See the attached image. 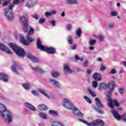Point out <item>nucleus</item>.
I'll list each match as a JSON object with an SVG mask.
<instances>
[{"mask_svg":"<svg viewBox=\"0 0 126 126\" xmlns=\"http://www.w3.org/2000/svg\"><path fill=\"white\" fill-rule=\"evenodd\" d=\"M99 87L100 88L103 89V90H106L108 87L109 88L108 93L106 94L107 98H108V101L109 102L108 104L109 108L114 109V105L117 107H119V106H120V104H119V102H118L117 100L113 99L112 100V98H111V96H112V92H113L114 89H115V82H111V83H109L108 85L105 84L104 83H100L99 84Z\"/></svg>","mask_w":126,"mask_h":126,"instance_id":"obj_1","label":"nucleus"},{"mask_svg":"<svg viewBox=\"0 0 126 126\" xmlns=\"http://www.w3.org/2000/svg\"><path fill=\"white\" fill-rule=\"evenodd\" d=\"M5 120H7L8 123H11L12 121V114L9 111L7 110L5 106L2 104H0V114Z\"/></svg>","mask_w":126,"mask_h":126,"instance_id":"obj_2","label":"nucleus"},{"mask_svg":"<svg viewBox=\"0 0 126 126\" xmlns=\"http://www.w3.org/2000/svg\"><path fill=\"white\" fill-rule=\"evenodd\" d=\"M30 30L29 31V33L26 36V39L27 40H26L24 37H21L20 38L21 43L24 45H26L27 46L30 45V43H32V42H33L34 41V38L31 36L33 34H34V29H32L31 27H30Z\"/></svg>","mask_w":126,"mask_h":126,"instance_id":"obj_3","label":"nucleus"},{"mask_svg":"<svg viewBox=\"0 0 126 126\" xmlns=\"http://www.w3.org/2000/svg\"><path fill=\"white\" fill-rule=\"evenodd\" d=\"M36 45L38 49H39L40 51H44V52H46L48 54H56V49L53 47H47L46 46H44L42 44H41V39L38 38L36 41Z\"/></svg>","mask_w":126,"mask_h":126,"instance_id":"obj_4","label":"nucleus"},{"mask_svg":"<svg viewBox=\"0 0 126 126\" xmlns=\"http://www.w3.org/2000/svg\"><path fill=\"white\" fill-rule=\"evenodd\" d=\"M9 46L19 57H21V58H24L25 57V51H24L23 49L18 47L14 43H10L9 44Z\"/></svg>","mask_w":126,"mask_h":126,"instance_id":"obj_5","label":"nucleus"},{"mask_svg":"<svg viewBox=\"0 0 126 126\" xmlns=\"http://www.w3.org/2000/svg\"><path fill=\"white\" fill-rule=\"evenodd\" d=\"M13 7H14V5H13V4H11L9 6L8 8L4 9V14L7 19L9 21H11V20L14 18L13 13L10 12L12 11V8H13Z\"/></svg>","mask_w":126,"mask_h":126,"instance_id":"obj_6","label":"nucleus"},{"mask_svg":"<svg viewBox=\"0 0 126 126\" xmlns=\"http://www.w3.org/2000/svg\"><path fill=\"white\" fill-rule=\"evenodd\" d=\"M81 122L84 123V124H86L87 126H104V122L99 119H97L94 120L93 122H92L90 123L86 122V121L80 120Z\"/></svg>","mask_w":126,"mask_h":126,"instance_id":"obj_7","label":"nucleus"},{"mask_svg":"<svg viewBox=\"0 0 126 126\" xmlns=\"http://www.w3.org/2000/svg\"><path fill=\"white\" fill-rule=\"evenodd\" d=\"M112 113L116 120H119L122 119V120H123V121L126 123V113L121 116L120 115H119V114H118V111L114 109L112 110Z\"/></svg>","mask_w":126,"mask_h":126,"instance_id":"obj_8","label":"nucleus"},{"mask_svg":"<svg viewBox=\"0 0 126 126\" xmlns=\"http://www.w3.org/2000/svg\"><path fill=\"white\" fill-rule=\"evenodd\" d=\"M63 105L66 109H69L70 110L73 109V104H72L71 101L67 98L63 99Z\"/></svg>","mask_w":126,"mask_h":126,"instance_id":"obj_9","label":"nucleus"},{"mask_svg":"<svg viewBox=\"0 0 126 126\" xmlns=\"http://www.w3.org/2000/svg\"><path fill=\"white\" fill-rule=\"evenodd\" d=\"M0 49L2 51H4V52H5V53H7V54H9V55L12 54L9 49L6 47V46H4V45L1 43H0Z\"/></svg>","mask_w":126,"mask_h":126,"instance_id":"obj_10","label":"nucleus"},{"mask_svg":"<svg viewBox=\"0 0 126 126\" xmlns=\"http://www.w3.org/2000/svg\"><path fill=\"white\" fill-rule=\"evenodd\" d=\"M72 109L73 110V113L74 115H75V116H77V117L83 116V114H82L80 111H79V110H78V109H77L76 107H73V108Z\"/></svg>","mask_w":126,"mask_h":126,"instance_id":"obj_11","label":"nucleus"},{"mask_svg":"<svg viewBox=\"0 0 126 126\" xmlns=\"http://www.w3.org/2000/svg\"><path fill=\"white\" fill-rule=\"evenodd\" d=\"M20 68L18 66V63L16 62H14V64L12 66V70L16 74H18L17 70Z\"/></svg>","mask_w":126,"mask_h":126,"instance_id":"obj_12","label":"nucleus"},{"mask_svg":"<svg viewBox=\"0 0 126 126\" xmlns=\"http://www.w3.org/2000/svg\"><path fill=\"white\" fill-rule=\"evenodd\" d=\"M38 1V0H31L30 1H29L27 4L26 6L28 7V8H31V7H33L34 6V5L36 2Z\"/></svg>","mask_w":126,"mask_h":126,"instance_id":"obj_13","label":"nucleus"},{"mask_svg":"<svg viewBox=\"0 0 126 126\" xmlns=\"http://www.w3.org/2000/svg\"><path fill=\"white\" fill-rule=\"evenodd\" d=\"M27 58L30 59L33 63H39V59H37V58L33 56L32 55L30 54H28L27 55Z\"/></svg>","mask_w":126,"mask_h":126,"instance_id":"obj_14","label":"nucleus"},{"mask_svg":"<svg viewBox=\"0 0 126 126\" xmlns=\"http://www.w3.org/2000/svg\"><path fill=\"white\" fill-rule=\"evenodd\" d=\"M93 77L95 81H101L102 80V77L101 75L98 73H95L93 74Z\"/></svg>","mask_w":126,"mask_h":126,"instance_id":"obj_15","label":"nucleus"},{"mask_svg":"<svg viewBox=\"0 0 126 126\" xmlns=\"http://www.w3.org/2000/svg\"><path fill=\"white\" fill-rule=\"evenodd\" d=\"M0 79L5 82H7L8 81V77L4 73H0Z\"/></svg>","mask_w":126,"mask_h":126,"instance_id":"obj_16","label":"nucleus"},{"mask_svg":"<svg viewBox=\"0 0 126 126\" xmlns=\"http://www.w3.org/2000/svg\"><path fill=\"white\" fill-rule=\"evenodd\" d=\"M31 68L32 70H34V71H35L36 72H39V73H44V72H45L43 69L40 68L39 67H31Z\"/></svg>","mask_w":126,"mask_h":126,"instance_id":"obj_17","label":"nucleus"},{"mask_svg":"<svg viewBox=\"0 0 126 126\" xmlns=\"http://www.w3.org/2000/svg\"><path fill=\"white\" fill-rule=\"evenodd\" d=\"M50 81L51 82L52 85L56 86V87H58V88H61V86L60 85V83H59V82H58V81L53 79H51Z\"/></svg>","mask_w":126,"mask_h":126,"instance_id":"obj_18","label":"nucleus"},{"mask_svg":"<svg viewBox=\"0 0 126 126\" xmlns=\"http://www.w3.org/2000/svg\"><path fill=\"white\" fill-rule=\"evenodd\" d=\"M63 69L66 72L71 74L72 73V70L69 68V66L67 64H65L63 65Z\"/></svg>","mask_w":126,"mask_h":126,"instance_id":"obj_19","label":"nucleus"},{"mask_svg":"<svg viewBox=\"0 0 126 126\" xmlns=\"http://www.w3.org/2000/svg\"><path fill=\"white\" fill-rule=\"evenodd\" d=\"M25 105L26 106V107H27V108H28L29 109H30V110H31V111H36V108H35L34 107V106H33V105H32V104L27 102L25 103Z\"/></svg>","mask_w":126,"mask_h":126,"instance_id":"obj_20","label":"nucleus"},{"mask_svg":"<svg viewBox=\"0 0 126 126\" xmlns=\"http://www.w3.org/2000/svg\"><path fill=\"white\" fill-rule=\"evenodd\" d=\"M94 100L95 101V104L97 107H99V108H103V104L101 103L100 102V100H99V98L98 97H95L94 98Z\"/></svg>","mask_w":126,"mask_h":126,"instance_id":"obj_21","label":"nucleus"},{"mask_svg":"<svg viewBox=\"0 0 126 126\" xmlns=\"http://www.w3.org/2000/svg\"><path fill=\"white\" fill-rule=\"evenodd\" d=\"M66 3L68 4H76L78 1L77 0H66Z\"/></svg>","mask_w":126,"mask_h":126,"instance_id":"obj_22","label":"nucleus"},{"mask_svg":"<svg viewBox=\"0 0 126 126\" xmlns=\"http://www.w3.org/2000/svg\"><path fill=\"white\" fill-rule=\"evenodd\" d=\"M87 91L88 93L92 96V97H96V94L92 90V89H90V88H88L87 89Z\"/></svg>","mask_w":126,"mask_h":126,"instance_id":"obj_23","label":"nucleus"},{"mask_svg":"<svg viewBox=\"0 0 126 126\" xmlns=\"http://www.w3.org/2000/svg\"><path fill=\"white\" fill-rule=\"evenodd\" d=\"M24 19V22H25V24H24V28H23V30L25 32H27L28 31V24H26V20H25V18L24 17H23Z\"/></svg>","mask_w":126,"mask_h":126,"instance_id":"obj_24","label":"nucleus"},{"mask_svg":"<svg viewBox=\"0 0 126 126\" xmlns=\"http://www.w3.org/2000/svg\"><path fill=\"white\" fill-rule=\"evenodd\" d=\"M67 40L68 41V44H70V45H72L73 41L72 40V37H71V36H68L67 37Z\"/></svg>","mask_w":126,"mask_h":126,"instance_id":"obj_25","label":"nucleus"},{"mask_svg":"<svg viewBox=\"0 0 126 126\" xmlns=\"http://www.w3.org/2000/svg\"><path fill=\"white\" fill-rule=\"evenodd\" d=\"M38 91L39 92H40V93H41V94H43V95L45 96V97H47V98H49V96H48V94H47L46 93V92L44 90L39 89L38 90Z\"/></svg>","mask_w":126,"mask_h":126,"instance_id":"obj_26","label":"nucleus"},{"mask_svg":"<svg viewBox=\"0 0 126 126\" xmlns=\"http://www.w3.org/2000/svg\"><path fill=\"white\" fill-rule=\"evenodd\" d=\"M51 126H63V125H62L61 123L58 122H54L51 124Z\"/></svg>","mask_w":126,"mask_h":126,"instance_id":"obj_27","label":"nucleus"},{"mask_svg":"<svg viewBox=\"0 0 126 126\" xmlns=\"http://www.w3.org/2000/svg\"><path fill=\"white\" fill-rule=\"evenodd\" d=\"M76 34L79 38H80V36H81V29H77L76 31Z\"/></svg>","mask_w":126,"mask_h":126,"instance_id":"obj_28","label":"nucleus"},{"mask_svg":"<svg viewBox=\"0 0 126 126\" xmlns=\"http://www.w3.org/2000/svg\"><path fill=\"white\" fill-rule=\"evenodd\" d=\"M23 17L25 18L26 24H27L28 23L27 18L24 17V16H23L20 17V21L22 22V23H23V24H25V22H24V18H23Z\"/></svg>","mask_w":126,"mask_h":126,"instance_id":"obj_29","label":"nucleus"},{"mask_svg":"<svg viewBox=\"0 0 126 126\" xmlns=\"http://www.w3.org/2000/svg\"><path fill=\"white\" fill-rule=\"evenodd\" d=\"M0 1H4L3 3V6H6V5L9 3L10 0H0Z\"/></svg>","mask_w":126,"mask_h":126,"instance_id":"obj_30","label":"nucleus"},{"mask_svg":"<svg viewBox=\"0 0 126 126\" xmlns=\"http://www.w3.org/2000/svg\"><path fill=\"white\" fill-rule=\"evenodd\" d=\"M38 108L39 110H46L47 106L43 104H40L38 106Z\"/></svg>","mask_w":126,"mask_h":126,"instance_id":"obj_31","label":"nucleus"},{"mask_svg":"<svg viewBox=\"0 0 126 126\" xmlns=\"http://www.w3.org/2000/svg\"><path fill=\"white\" fill-rule=\"evenodd\" d=\"M83 97L85 101H87V102H88V103H89V104H91V103H92L91 99L89 98V97H88V96H84Z\"/></svg>","mask_w":126,"mask_h":126,"instance_id":"obj_32","label":"nucleus"},{"mask_svg":"<svg viewBox=\"0 0 126 126\" xmlns=\"http://www.w3.org/2000/svg\"><path fill=\"white\" fill-rule=\"evenodd\" d=\"M23 87L26 89V90H28L29 89H30V85H28L27 84H23Z\"/></svg>","mask_w":126,"mask_h":126,"instance_id":"obj_33","label":"nucleus"},{"mask_svg":"<svg viewBox=\"0 0 126 126\" xmlns=\"http://www.w3.org/2000/svg\"><path fill=\"white\" fill-rule=\"evenodd\" d=\"M97 38L99 39V41H104V39H105V37L102 34H98L97 36Z\"/></svg>","mask_w":126,"mask_h":126,"instance_id":"obj_34","label":"nucleus"},{"mask_svg":"<svg viewBox=\"0 0 126 126\" xmlns=\"http://www.w3.org/2000/svg\"><path fill=\"white\" fill-rule=\"evenodd\" d=\"M49 114H51V115H53V116H58V113L52 110H49Z\"/></svg>","mask_w":126,"mask_h":126,"instance_id":"obj_35","label":"nucleus"},{"mask_svg":"<svg viewBox=\"0 0 126 126\" xmlns=\"http://www.w3.org/2000/svg\"><path fill=\"white\" fill-rule=\"evenodd\" d=\"M39 117H40V118H42V119H47V116L46 115V114L42 112L39 113Z\"/></svg>","mask_w":126,"mask_h":126,"instance_id":"obj_36","label":"nucleus"},{"mask_svg":"<svg viewBox=\"0 0 126 126\" xmlns=\"http://www.w3.org/2000/svg\"><path fill=\"white\" fill-rule=\"evenodd\" d=\"M22 1H21L20 0H13V4H20V3H21Z\"/></svg>","mask_w":126,"mask_h":126,"instance_id":"obj_37","label":"nucleus"},{"mask_svg":"<svg viewBox=\"0 0 126 126\" xmlns=\"http://www.w3.org/2000/svg\"><path fill=\"white\" fill-rule=\"evenodd\" d=\"M60 74L56 71L53 72L52 73V75L53 77H57V76H59Z\"/></svg>","mask_w":126,"mask_h":126,"instance_id":"obj_38","label":"nucleus"},{"mask_svg":"<svg viewBox=\"0 0 126 126\" xmlns=\"http://www.w3.org/2000/svg\"><path fill=\"white\" fill-rule=\"evenodd\" d=\"M94 44H96V40H92L89 41V45L91 46H94Z\"/></svg>","mask_w":126,"mask_h":126,"instance_id":"obj_39","label":"nucleus"},{"mask_svg":"<svg viewBox=\"0 0 126 126\" xmlns=\"http://www.w3.org/2000/svg\"><path fill=\"white\" fill-rule=\"evenodd\" d=\"M75 61H77L78 60H79L81 62H82V61H83V58L81 57L79 58V57H78V55H76L75 57Z\"/></svg>","mask_w":126,"mask_h":126,"instance_id":"obj_40","label":"nucleus"},{"mask_svg":"<svg viewBox=\"0 0 126 126\" xmlns=\"http://www.w3.org/2000/svg\"><path fill=\"white\" fill-rule=\"evenodd\" d=\"M92 85H93V87L94 88H96L97 87V86H98V84H97V83L96 81H94L93 82H92Z\"/></svg>","mask_w":126,"mask_h":126,"instance_id":"obj_41","label":"nucleus"},{"mask_svg":"<svg viewBox=\"0 0 126 126\" xmlns=\"http://www.w3.org/2000/svg\"><path fill=\"white\" fill-rule=\"evenodd\" d=\"M32 17L34 19H36V20H38V19H39V17H40L39 16V15L37 14H35L32 15Z\"/></svg>","mask_w":126,"mask_h":126,"instance_id":"obj_42","label":"nucleus"},{"mask_svg":"<svg viewBox=\"0 0 126 126\" xmlns=\"http://www.w3.org/2000/svg\"><path fill=\"white\" fill-rule=\"evenodd\" d=\"M110 15L112 16H117V15H118V13L116 11H111L110 12Z\"/></svg>","mask_w":126,"mask_h":126,"instance_id":"obj_43","label":"nucleus"},{"mask_svg":"<svg viewBox=\"0 0 126 126\" xmlns=\"http://www.w3.org/2000/svg\"><path fill=\"white\" fill-rule=\"evenodd\" d=\"M50 23L52 25V26L54 27L56 26V21L54 20L50 21Z\"/></svg>","mask_w":126,"mask_h":126,"instance_id":"obj_44","label":"nucleus"},{"mask_svg":"<svg viewBox=\"0 0 126 126\" xmlns=\"http://www.w3.org/2000/svg\"><path fill=\"white\" fill-rule=\"evenodd\" d=\"M45 15H46L47 17H49V16H51V15H52V13L51 12H46L45 13Z\"/></svg>","mask_w":126,"mask_h":126,"instance_id":"obj_45","label":"nucleus"},{"mask_svg":"<svg viewBox=\"0 0 126 126\" xmlns=\"http://www.w3.org/2000/svg\"><path fill=\"white\" fill-rule=\"evenodd\" d=\"M44 22H45V19H39V23H40V24H42V23H44Z\"/></svg>","mask_w":126,"mask_h":126,"instance_id":"obj_46","label":"nucleus"},{"mask_svg":"<svg viewBox=\"0 0 126 126\" xmlns=\"http://www.w3.org/2000/svg\"><path fill=\"white\" fill-rule=\"evenodd\" d=\"M66 29L68 30V31H70V30H71V25L70 24L67 25L66 26Z\"/></svg>","mask_w":126,"mask_h":126,"instance_id":"obj_47","label":"nucleus"},{"mask_svg":"<svg viewBox=\"0 0 126 126\" xmlns=\"http://www.w3.org/2000/svg\"><path fill=\"white\" fill-rule=\"evenodd\" d=\"M84 66H88V60H86L84 63Z\"/></svg>","mask_w":126,"mask_h":126,"instance_id":"obj_48","label":"nucleus"},{"mask_svg":"<svg viewBox=\"0 0 126 126\" xmlns=\"http://www.w3.org/2000/svg\"><path fill=\"white\" fill-rule=\"evenodd\" d=\"M32 93L33 94V95H35V96H37L38 95V93H37V92L35 91H32Z\"/></svg>","mask_w":126,"mask_h":126,"instance_id":"obj_49","label":"nucleus"},{"mask_svg":"<svg viewBox=\"0 0 126 126\" xmlns=\"http://www.w3.org/2000/svg\"><path fill=\"white\" fill-rule=\"evenodd\" d=\"M105 69H106V67H105V66L101 65L100 67V70H101L102 71H104V70H105Z\"/></svg>","mask_w":126,"mask_h":126,"instance_id":"obj_50","label":"nucleus"},{"mask_svg":"<svg viewBox=\"0 0 126 126\" xmlns=\"http://www.w3.org/2000/svg\"><path fill=\"white\" fill-rule=\"evenodd\" d=\"M71 49H72V50H75L76 49V45L74 44L73 45H72L71 46Z\"/></svg>","mask_w":126,"mask_h":126,"instance_id":"obj_51","label":"nucleus"},{"mask_svg":"<svg viewBox=\"0 0 126 126\" xmlns=\"http://www.w3.org/2000/svg\"><path fill=\"white\" fill-rule=\"evenodd\" d=\"M110 73H112V74H115V73H116V69H112Z\"/></svg>","mask_w":126,"mask_h":126,"instance_id":"obj_52","label":"nucleus"},{"mask_svg":"<svg viewBox=\"0 0 126 126\" xmlns=\"http://www.w3.org/2000/svg\"><path fill=\"white\" fill-rule=\"evenodd\" d=\"M119 92L120 94H123L124 93V90L122 88L119 89Z\"/></svg>","mask_w":126,"mask_h":126,"instance_id":"obj_53","label":"nucleus"},{"mask_svg":"<svg viewBox=\"0 0 126 126\" xmlns=\"http://www.w3.org/2000/svg\"><path fill=\"white\" fill-rule=\"evenodd\" d=\"M121 64H122L123 65H124V66H126V62L125 61H122L120 63Z\"/></svg>","mask_w":126,"mask_h":126,"instance_id":"obj_54","label":"nucleus"},{"mask_svg":"<svg viewBox=\"0 0 126 126\" xmlns=\"http://www.w3.org/2000/svg\"><path fill=\"white\" fill-rule=\"evenodd\" d=\"M109 28H113L114 27V24H109L108 25Z\"/></svg>","mask_w":126,"mask_h":126,"instance_id":"obj_55","label":"nucleus"},{"mask_svg":"<svg viewBox=\"0 0 126 126\" xmlns=\"http://www.w3.org/2000/svg\"><path fill=\"white\" fill-rule=\"evenodd\" d=\"M97 112L99 113V114H103V113H104V111H103V110H97Z\"/></svg>","mask_w":126,"mask_h":126,"instance_id":"obj_56","label":"nucleus"},{"mask_svg":"<svg viewBox=\"0 0 126 126\" xmlns=\"http://www.w3.org/2000/svg\"><path fill=\"white\" fill-rule=\"evenodd\" d=\"M89 49L90 50H91V51H92V50H94V47L92 46H90Z\"/></svg>","mask_w":126,"mask_h":126,"instance_id":"obj_57","label":"nucleus"},{"mask_svg":"<svg viewBox=\"0 0 126 126\" xmlns=\"http://www.w3.org/2000/svg\"><path fill=\"white\" fill-rule=\"evenodd\" d=\"M96 61H97V62H102V58H97V59H96Z\"/></svg>","mask_w":126,"mask_h":126,"instance_id":"obj_58","label":"nucleus"},{"mask_svg":"<svg viewBox=\"0 0 126 126\" xmlns=\"http://www.w3.org/2000/svg\"><path fill=\"white\" fill-rule=\"evenodd\" d=\"M50 13H51V15H52V14H56V13H57V12H56V11L53 10V11H51V12H50Z\"/></svg>","mask_w":126,"mask_h":126,"instance_id":"obj_59","label":"nucleus"},{"mask_svg":"<svg viewBox=\"0 0 126 126\" xmlns=\"http://www.w3.org/2000/svg\"><path fill=\"white\" fill-rule=\"evenodd\" d=\"M91 70L87 69V72L88 74H90V73H91Z\"/></svg>","mask_w":126,"mask_h":126,"instance_id":"obj_60","label":"nucleus"},{"mask_svg":"<svg viewBox=\"0 0 126 126\" xmlns=\"http://www.w3.org/2000/svg\"><path fill=\"white\" fill-rule=\"evenodd\" d=\"M65 15V14L64 13V12H63L61 13V16H62V17H64V16Z\"/></svg>","mask_w":126,"mask_h":126,"instance_id":"obj_61","label":"nucleus"},{"mask_svg":"<svg viewBox=\"0 0 126 126\" xmlns=\"http://www.w3.org/2000/svg\"><path fill=\"white\" fill-rule=\"evenodd\" d=\"M77 71H81V69L80 68H77Z\"/></svg>","mask_w":126,"mask_h":126,"instance_id":"obj_62","label":"nucleus"},{"mask_svg":"<svg viewBox=\"0 0 126 126\" xmlns=\"http://www.w3.org/2000/svg\"><path fill=\"white\" fill-rule=\"evenodd\" d=\"M120 5H121V3L118 2V3H117V6H120Z\"/></svg>","mask_w":126,"mask_h":126,"instance_id":"obj_63","label":"nucleus"},{"mask_svg":"<svg viewBox=\"0 0 126 126\" xmlns=\"http://www.w3.org/2000/svg\"><path fill=\"white\" fill-rule=\"evenodd\" d=\"M115 94H116V95L118 94V93H115Z\"/></svg>","mask_w":126,"mask_h":126,"instance_id":"obj_64","label":"nucleus"}]
</instances>
